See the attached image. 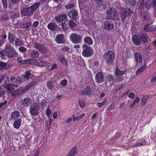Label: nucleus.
I'll list each match as a JSON object with an SVG mask.
<instances>
[{
	"instance_id": "39",
	"label": "nucleus",
	"mask_w": 156,
	"mask_h": 156,
	"mask_svg": "<svg viewBox=\"0 0 156 156\" xmlns=\"http://www.w3.org/2000/svg\"><path fill=\"white\" fill-rule=\"evenodd\" d=\"M14 84H7L5 87V88L9 92L11 91L14 90L13 87L14 86Z\"/></svg>"
},
{
	"instance_id": "36",
	"label": "nucleus",
	"mask_w": 156,
	"mask_h": 156,
	"mask_svg": "<svg viewBox=\"0 0 156 156\" xmlns=\"http://www.w3.org/2000/svg\"><path fill=\"white\" fill-rule=\"evenodd\" d=\"M25 92V89H17L14 90L11 94V95L13 97H15L17 94H20L22 93Z\"/></svg>"
},
{
	"instance_id": "46",
	"label": "nucleus",
	"mask_w": 156,
	"mask_h": 156,
	"mask_svg": "<svg viewBox=\"0 0 156 156\" xmlns=\"http://www.w3.org/2000/svg\"><path fill=\"white\" fill-rule=\"evenodd\" d=\"M47 104V102L46 100L44 99L42 100L40 103L41 108L44 109L46 106Z\"/></svg>"
},
{
	"instance_id": "40",
	"label": "nucleus",
	"mask_w": 156,
	"mask_h": 156,
	"mask_svg": "<svg viewBox=\"0 0 156 156\" xmlns=\"http://www.w3.org/2000/svg\"><path fill=\"white\" fill-rule=\"evenodd\" d=\"M126 72V70L121 71L116 67L115 71V74L117 76H120L125 74Z\"/></svg>"
},
{
	"instance_id": "27",
	"label": "nucleus",
	"mask_w": 156,
	"mask_h": 156,
	"mask_svg": "<svg viewBox=\"0 0 156 156\" xmlns=\"http://www.w3.org/2000/svg\"><path fill=\"white\" fill-rule=\"evenodd\" d=\"M140 42H142L144 44L146 43L147 41L148 36L144 33H142L140 36Z\"/></svg>"
},
{
	"instance_id": "60",
	"label": "nucleus",
	"mask_w": 156,
	"mask_h": 156,
	"mask_svg": "<svg viewBox=\"0 0 156 156\" xmlns=\"http://www.w3.org/2000/svg\"><path fill=\"white\" fill-rule=\"evenodd\" d=\"M19 50L20 52H24L27 51V49L23 47H20L19 48Z\"/></svg>"
},
{
	"instance_id": "5",
	"label": "nucleus",
	"mask_w": 156,
	"mask_h": 156,
	"mask_svg": "<svg viewBox=\"0 0 156 156\" xmlns=\"http://www.w3.org/2000/svg\"><path fill=\"white\" fill-rule=\"evenodd\" d=\"M5 49L7 52V57L9 58H15L17 55L15 49L9 44H6L5 46Z\"/></svg>"
},
{
	"instance_id": "21",
	"label": "nucleus",
	"mask_w": 156,
	"mask_h": 156,
	"mask_svg": "<svg viewBox=\"0 0 156 156\" xmlns=\"http://www.w3.org/2000/svg\"><path fill=\"white\" fill-rule=\"evenodd\" d=\"M33 59H30L28 60H22V58L21 57H18L17 58V62L19 63H21L23 64H30L31 63V61Z\"/></svg>"
},
{
	"instance_id": "31",
	"label": "nucleus",
	"mask_w": 156,
	"mask_h": 156,
	"mask_svg": "<svg viewBox=\"0 0 156 156\" xmlns=\"http://www.w3.org/2000/svg\"><path fill=\"white\" fill-rule=\"evenodd\" d=\"M84 41L85 44L88 45L92 44L93 43L92 39L88 36H86L84 38Z\"/></svg>"
},
{
	"instance_id": "64",
	"label": "nucleus",
	"mask_w": 156,
	"mask_h": 156,
	"mask_svg": "<svg viewBox=\"0 0 156 156\" xmlns=\"http://www.w3.org/2000/svg\"><path fill=\"white\" fill-rule=\"evenodd\" d=\"M39 24V22L38 21H36L34 22L33 23V26L35 27H37Z\"/></svg>"
},
{
	"instance_id": "55",
	"label": "nucleus",
	"mask_w": 156,
	"mask_h": 156,
	"mask_svg": "<svg viewBox=\"0 0 156 156\" xmlns=\"http://www.w3.org/2000/svg\"><path fill=\"white\" fill-rule=\"evenodd\" d=\"M74 5L73 4H68L67 5L65 6V8L68 9H71L73 8Z\"/></svg>"
},
{
	"instance_id": "30",
	"label": "nucleus",
	"mask_w": 156,
	"mask_h": 156,
	"mask_svg": "<svg viewBox=\"0 0 156 156\" xmlns=\"http://www.w3.org/2000/svg\"><path fill=\"white\" fill-rule=\"evenodd\" d=\"M37 64L40 67H45L49 66L50 64L47 62L42 61L41 60H39L37 62Z\"/></svg>"
},
{
	"instance_id": "63",
	"label": "nucleus",
	"mask_w": 156,
	"mask_h": 156,
	"mask_svg": "<svg viewBox=\"0 0 156 156\" xmlns=\"http://www.w3.org/2000/svg\"><path fill=\"white\" fill-rule=\"evenodd\" d=\"M130 4L133 6H134L136 4V1L135 0H131Z\"/></svg>"
},
{
	"instance_id": "51",
	"label": "nucleus",
	"mask_w": 156,
	"mask_h": 156,
	"mask_svg": "<svg viewBox=\"0 0 156 156\" xmlns=\"http://www.w3.org/2000/svg\"><path fill=\"white\" fill-rule=\"evenodd\" d=\"M79 103L81 108H83L85 106V103L84 101H79Z\"/></svg>"
},
{
	"instance_id": "20",
	"label": "nucleus",
	"mask_w": 156,
	"mask_h": 156,
	"mask_svg": "<svg viewBox=\"0 0 156 156\" xmlns=\"http://www.w3.org/2000/svg\"><path fill=\"white\" fill-rule=\"evenodd\" d=\"M30 56L33 58H37L39 57V52L36 50H31L29 52Z\"/></svg>"
},
{
	"instance_id": "11",
	"label": "nucleus",
	"mask_w": 156,
	"mask_h": 156,
	"mask_svg": "<svg viewBox=\"0 0 156 156\" xmlns=\"http://www.w3.org/2000/svg\"><path fill=\"white\" fill-rule=\"evenodd\" d=\"M55 41L58 44H63L65 43L66 40L64 35L62 34H58L55 37Z\"/></svg>"
},
{
	"instance_id": "28",
	"label": "nucleus",
	"mask_w": 156,
	"mask_h": 156,
	"mask_svg": "<svg viewBox=\"0 0 156 156\" xmlns=\"http://www.w3.org/2000/svg\"><path fill=\"white\" fill-rule=\"evenodd\" d=\"M144 30L146 32H151L153 30V26L151 24L147 23L144 27Z\"/></svg>"
},
{
	"instance_id": "9",
	"label": "nucleus",
	"mask_w": 156,
	"mask_h": 156,
	"mask_svg": "<svg viewBox=\"0 0 156 156\" xmlns=\"http://www.w3.org/2000/svg\"><path fill=\"white\" fill-rule=\"evenodd\" d=\"M114 24L113 22L111 21H105L104 23L103 26V29L104 30H110L114 28Z\"/></svg>"
},
{
	"instance_id": "13",
	"label": "nucleus",
	"mask_w": 156,
	"mask_h": 156,
	"mask_svg": "<svg viewBox=\"0 0 156 156\" xmlns=\"http://www.w3.org/2000/svg\"><path fill=\"white\" fill-rule=\"evenodd\" d=\"M68 15L71 19L74 20H76L78 16V11L75 9H72L69 11Z\"/></svg>"
},
{
	"instance_id": "45",
	"label": "nucleus",
	"mask_w": 156,
	"mask_h": 156,
	"mask_svg": "<svg viewBox=\"0 0 156 156\" xmlns=\"http://www.w3.org/2000/svg\"><path fill=\"white\" fill-rule=\"evenodd\" d=\"M35 84L36 83L35 82H32L29 83L27 86L25 87V92L29 90L30 88L34 87Z\"/></svg>"
},
{
	"instance_id": "57",
	"label": "nucleus",
	"mask_w": 156,
	"mask_h": 156,
	"mask_svg": "<svg viewBox=\"0 0 156 156\" xmlns=\"http://www.w3.org/2000/svg\"><path fill=\"white\" fill-rule=\"evenodd\" d=\"M124 80V78L123 76H119L116 78L115 80L117 82H120Z\"/></svg>"
},
{
	"instance_id": "49",
	"label": "nucleus",
	"mask_w": 156,
	"mask_h": 156,
	"mask_svg": "<svg viewBox=\"0 0 156 156\" xmlns=\"http://www.w3.org/2000/svg\"><path fill=\"white\" fill-rule=\"evenodd\" d=\"M2 1L4 8L5 9H7L8 6L7 0H2Z\"/></svg>"
},
{
	"instance_id": "48",
	"label": "nucleus",
	"mask_w": 156,
	"mask_h": 156,
	"mask_svg": "<svg viewBox=\"0 0 156 156\" xmlns=\"http://www.w3.org/2000/svg\"><path fill=\"white\" fill-rule=\"evenodd\" d=\"M24 80L21 77H18L16 78L15 80V82L17 83H21L23 82L24 81Z\"/></svg>"
},
{
	"instance_id": "4",
	"label": "nucleus",
	"mask_w": 156,
	"mask_h": 156,
	"mask_svg": "<svg viewBox=\"0 0 156 156\" xmlns=\"http://www.w3.org/2000/svg\"><path fill=\"white\" fill-rule=\"evenodd\" d=\"M103 57L105 59L106 63L109 65H111L115 58V53L113 51H108L104 54Z\"/></svg>"
},
{
	"instance_id": "19",
	"label": "nucleus",
	"mask_w": 156,
	"mask_h": 156,
	"mask_svg": "<svg viewBox=\"0 0 156 156\" xmlns=\"http://www.w3.org/2000/svg\"><path fill=\"white\" fill-rule=\"evenodd\" d=\"M67 17L66 14H60L54 17V19L57 23H60Z\"/></svg>"
},
{
	"instance_id": "10",
	"label": "nucleus",
	"mask_w": 156,
	"mask_h": 156,
	"mask_svg": "<svg viewBox=\"0 0 156 156\" xmlns=\"http://www.w3.org/2000/svg\"><path fill=\"white\" fill-rule=\"evenodd\" d=\"M34 47L38 49L41 53L44 54L47 51V48L44 46L40 43L35 42L34 43Z\"/></svg>"
},
{
	"instance_id": "56",
	"label": "nucleus",
	"mask_w": 156,
	"mask_h": 156,
	"mask_svg": "<svg viewBox=\"0 0 156 156\" xmlns=\"http://www.w3.org/2000/svg\"><path fill=\"white\" fill-rule=\"evenodd\" d=\"M1 19L2 20H8V17L7 14H4L2 15L1 17Z\"/></svg>"
},
{
	"instance_id": "37",
	"label": "nucleus",
	"mask_w": 156,
	"mask_h": 156,
	"mask_svg": "<svg viewBox=\"0 0 156 156\" xmlns=\"http://www.w3.org/2000/svg\"><path fill=\"white\" fill-rule=\"evenodd\" d=\"M146 68V65L145 64L144 66H142L140 68L138 69L136 72V75H139L141 73L143 72Z\"/></svg>"
},
{
	"instance_id": "52",
	"label": "nucleus",
	"mask_w": 156,
	"mask_h": 156,
	"mask_svg": "<svg viewBox=\"0 0 156 156\" xmlns=\"http://www.w3.org/2000/svg\"><path fill=\"white\" fill-rule=\"evenodd\" d=\"M144 144L142 143L138 142H136L134 143L133 145H132L133 147H138L140 146H143Z\"/></svg>"
},
{
	"instance_id": "8",
	"label": "nucleus",
	"mask_w": 156,
	"mask_h": 156,
	"mask_svg": "<svg viewBox=\"0 0 156 156\" xmlns=\"http://www.w3.org/2000/svg\"><path fill=\"white\" fill-rule=\"evenodd\" d=\"M96 4L98 5V8L100 10L102 11L107 8V5L104 0H94Z\"/></svg>"
},
{
	"instance_id": "32",
	"label": "nucleus",
	"mask_w": 156,
	"mask_h": 156,
	"mask_svg": "<svg viewBox=\"0 0 156 156\" xmlns=\"http://www.w3.org/2000/svg\"><path fill=\"white\" fill-rule=\"evenodd\" d=\"M7 50L5 49V47L4 49H2L0 50V57L3 59H6L5 58L6 56H7Z\"/></svg>"
},
{
	"instance_id": "7",
	"label": "nucleus",
	"mask_w": 156,
	"mask_h": 156,
	"mask_svg": "<svg viewBox=\"0 0 156 156\" xmlns=\"http://www.w3.org/2000/svg\"><path fill=\"white\" fill-rule=\"evenodd\" d=\"M70 38L72 42L75 44L80 43L82 39L81 35L74 33L70 35Z\"/></svg>"
},
{
	"instance_id": "50",
	"label": "nucleus",
	"mask_w": 156,
	"mask_h": 156,
	"mask_svg": "<svg viewBox=\"0 0 156 156\" xmlns=\"http://www.w3.org/2000/svg\"><path fill=\"white\" fill-rule=\"evenodd\" d=\"M6 66V64L5 63L2 61L0 62V70H2Z\"/></svg>"
},
{
	"instance_id": "43",
	"label": "nucleus",
	"mask_w": 156,
	"mask_h": 156,
	"mask_svg": "<svg viewBox=\"0 0 156 156\" xmlns=\"http://www.w3.org/2000/svg\"><path fill=\"white\" fill-rule=\"evenodd\" d=\"M23 41L21 40V39H20L17 38L16 39L15 41V45L16 46H22L23 45Z\"/></svg>"
},
{
	"instance_id": "41",
	"label": "nucleus",
	"mask_w": 156,
	"mask_h": 156,
	"mask_svg": "<svg viewBox=\"0 0 156 156\" xmlns=\"http://www.w3.org/2000/svg\"><path fill=\"white\" fill-rule=\"evenodd\" d=\"M149 96L148 95H146L144 96L142 99V105L144 106L146 103L147 99L149 98Z\"/></svg>"
},
{
	"instance_id": "29",
	"label": "nucleus",
	"mask_w": 156,
	"mask_h": 156,
	"mask_svg": "<svg viewBox=\"0 0 156 156\" xmlns=\"http://www.w3.org/2000/svg\"><path fill=\"white\" fill-rule=\"evenodd\" d=\"M77 151L76 147H73L69 152L67 156H75L76 154H77Z\"/></svg>"
},
{
	"instance_id": "15",
	"label": "nucleus",
	"mask_w": 156,
	"mask_h": 156,
	"mask_svg": "<svg viewBox=\"0 0 156 156\" xmlns=\"http://www.w3.org/2000/svg\"><path fill=\"white\" fill-rule=\"evenodd\" d=\"M95 79L96 82L98 83L104 82V77L102 73L101 72H99L95 76Z\"/></svg>"
},
{
	"instance_id": "54",
	"label": "nucleus",
	"mask_w": 156,
	"mask_h": 156,
	"mask_svg": "<svg viewBox=\"0 0 156 156\" xmlns=\"http://www.w3.org/2000/svg\"><path fill=\"white\" fill-rule=\"evenodd\" d=\"M106 100H105L101 103H97V104L98 105L99 107H101L106 103Z\"/></svg>"
},
{
	"instance_id": "58",
	"label": "nucleus",
	"mask_w": 156,
	"mask_h": 156,
	"mask_svg": "<svg viewBox=\"0 0 156 156\" xmlns=\"http://www.w3.org/2000/svg\"><path fill=\"white\" fill-rule=\"evenodd\" d=\"M107 78L109 81H112L114 79L113 76L112 75H109L107 76Z\"/></svg>"
},
{
	"instance_id": "1",
	"label": "nucleus",
	"mask_w": 156,
	"mask_h": 156,
	"mask_svg": "<svg viewBox=\"0 0 156 156\" xmlns=\"http://www.w3.org/2000/svg\"><path fill=\"white\" fill-rule=\"evenodd\" d=\"M40 5V2H37L30 7L23 8L21 10V13L24 16H31L33 14L34 12L39 7Z\"/></svg>"
},
{
	"instance_id": "33",
	"label": "nucleus",
	"mask_w": 156,
	"mask_h": 156,
	"mask_svg": "<svg viewBox=\"0 0 156 156\" xmlns=\"http://www.w3.org/2000/svg\"><path fill=\"white\" fill-rule=\"evenodd\" d=\"M23 77L26 80H28L30 78H31L34 77V75L31 73V71L29 70L26 71L25 74L23 75Z\"/></svg>"
},
{
	"instance_id": "25",
	"label": "nucleus",
	"mask_w": 156,
	"mask_h": 156,
	"mask_svg": "<svg viewBox=\"0 0 156 156\" xmlns=\"http://www.w3.org/2000/svg\"><path fill=\"white\" fill-rule=\"evenodd\" d=\"M20 115V113L18 111H14L11 113V116L10 118L11 119H16Z\"/></svg>"
},
{
	"instance_id": "38",
	"label": "nucleus",
	"mask_w": 156,
	"mask_h": 156,
	"mask_svg": "<svg viewBox=\"0 0 156 156\" xmlns=\"http://www.w3.org/2000/svg\"><path fill=\"white\" fill-rule=\"evenodd\" d=\"M15 38V36L12 34L11 32L9 33L8 38L10 42L13 43V42L14 41Z\"/></svg>"
},
{
	"instance_id": "18",
	"label": "nucleus",
	"mask_w": 156,
	"mask_h": 156,
	"mask_svg": "<svg viewBox=\"0 0 156 156\" xmlns=\"http://www.w3.org/2000/svg\"><path fill=\"white\" fill-rule=\"evenodd\" d=\"M115 9L112 8H110L109 10H108L106 12L108 15L106 17V19L108 20H112L113 17L111 15L114 14L115 13Z\"/></svg>"
},
{
	"instance_id": "47",
	"label": "nucleus",
	"mask_w": 156,
	"mask_h": 156,
	"mask_svg": "<svg viewBox=\"0 0 156 156\" xmlns=\"http://www.w3.org/2000/svg\"><path fill=\"white\" fill-rule=\"evenodd\" d=\"M61 50L64 52L70 53V49L67 46H64L61 48Z\"/></svg>"
},
{
	"instance_id": "23",
	"label": "nucleus",
	"mask_w": 156,
	"mask_h": 156,
	"mask_svg": "<svg viewBox=\"0 0 156 156\" xmlns=\"http://www.w3.org/2000/svg\"><path fill=\"white\" fill-rule=\"evenodd\" d=\"M132 41L136 45H139L140 44V37L136 35H134L132 37Z\"/></svg>"
},
{
	"instance_id": "62",
	"label": "nucleus",
	"mask_w": 156,
	"mask_h": 156,
	"mask_svg": "<svg viewBox=\"0 0 156 156\" xmlns=\"http://www.w3.org/2000/svg\"><path fill=\"white\" fill-rule=\"evenodd\" d=\"M7 101H5L1 103H0V108H2V107L6 106Z\"/></svg>"
},
{
	"instance_id": "12",
	"label": "nucleus",
	"mask_w": 156,
	"mask_h": 156,
	"mask_svg": "<svg viewBox=\"0 0 156 156\" xmlns=\"http://www.w3.org/2000/svg\"><path fill=\"white\" fill-rule=\"evenodd\" d=\"M143 56V54L140 51L136 52L134 53L135 60L136 63L142 62Z\"/></svg>"
},
{
	"instance_id": "34",
	"label": "nucleus",
	"mask_w": 156,
	"mask_h": 156,
	"mask_svg": "<svg viewBox=\"0 0 156 156\" xmlns=\"http://www.w3.org/2000/svg\"><path fill=\"white\" fill-rule=\"evenodd\" d=\"M31 23L30 22H27L24 23H23L20 25L21 28H27V30L29 31L30 30V27L31 25Z\"/></svg>"
},
{
	"instance_id": "2",
	"label": "nucleus",
	"mask_w": 156,
	"mask_h": 156,
	"mask_svg": "<svg viewBox=\"0 0 156 156\" xmlns=\"http://www.w3.org/2000/svg\"><path fill=\"white\" fill-rule=\"evenodd\" d=\"M133 11L129 8H122L120 12V17L121 20L124 21L126 18L129 17L131 14H133Z\"/></svg>"
},
{
	"instance_id": "22",
	"label": "nucleus",
	"mask_w": 156,
	"mask_h": 156,
	"mask_svg": "<svg viewBox=\"0 0 156 156\" xmlns=\"http://www.w3.org/2000/svg\"><path fill=\"white\" fill-rule=\"evenodd\" d=\"M92 90L89 87H87L83 90H81L80 93L83 95H89L92 92Z\"/></svg>"
},
{
	"instance_id": "53",
	"label": "nucleus",
	"mask_w": 156,
	"mask_h": 156,
	"mask_svg": "<svg viewBox=\"0 0 156 156\" xmlns=\"http://www.w3.org/2000/svg\"><path fill=\"white\" fill-rule=\"evenodd\" d=\"M60 61L61 63L63 65H66L67 64L66 59L65 58H61Z\"/></svg>"
},
{
	"instance_id": "16",
	"label": "nucleus",
	"mask_w": 156,
	"mask_h": 156,
	"mask_svg": "<svg viewBox=\"0 0 156 156\" xmlns=\"http://www.w3.org/2000/svg\"><path fill=\"white\" fill-rule=\"evenodd\" d=\"M140 18L143 21L144 20H148L150 19V16L149 13L147 11H144V10H141L140 13Z\"/></svg>"
},
{
	"instance_id": "3",
	"label": "nucleus",
	"mask_w": 156,
	"mask_h": 156,
	"mask_svg": "<svg viewBox=\"0 0 156 156\" xmlns=\"http://www.w3.org/2000/svg\"><path fill=\"white\" fill-rule=\"evenodd\" d=\"M83 49L82 54V55L86 57H90L93 54V51L92 48L90 46L85 44L82 46Z\"/></svg>"
},
{
	"instance_id": "26",
	"label": "nucleus",
	"mask_w": 156,
	"mask_h": 156,
	"mask_svg": "<svg viewBox=\"0 0 156 156\" xmlns=\"http://www.w3.org/2000/svg\"><path fill=\"white\" fill-rule=\"evenodd\" d=\"M21 121L22 120L21 119H15L13 124L14 127L16 129H18L21 126Z\"/></svg>"
},
{
	"instance_id": "6",
	"label": "nucleus",
	"mask_w": 156,
	"mask_h": 156,
	"mask_svg": "<svg viewBox=\"0 0 156 156\" xmlns=\"http://www.w3.org/2000/svg\"><path fill=\"white\" fill-rule=\"evenodd\" d=\"M39 105L36 103H33L30 108V112L32 115L36 116L39 113Z\"/></svg>"
},
{
	"instance_id": "17",
	"label": "nucleus",
	"mask_w": 156,
	"mask_h": 156,
	"mask_svg": "<svg viewBox=\"0 0 156 156\" xmlns=\"http://www.w3.org/2000/svg\"><path fill=\"white\" fill-rule=\"evenodd\" d=\"M21 105L25 107H29L31 103V100L29 98H27L22 99L21 101Z\"/></svg>"
},
{
	"instance_id": "59",
	"label": "nucleus",
	"mask_w": 156,
	"mask_h": 156,
	"mask_svg": "<svg viewBox=\"0 0 156 156\" xmlns=\"http://www.w3.org/2000/svg\"><path fill=\"white\" fill-rule=\"evenodd\" d=\"M144 2H138V4L139 5V9H141L144 7Z\"/></svg>"
},
{
	"instance_id": "35",
	"label": "nucleus",
	"mask_w": 156,
	"mask_h": 156,
	"mask_svg": "<svg viewBox=\"0 0 156 156\" xmlns=\"http://www.w3.org/2000/svg\"><path fill=\"white\" fill-rule=\"evenodd\" d=\"M48 88L51 91L52 90L55 88L54 83L52 81L48 82L47 84Z\"/></svg>"
},
{
	"instance_id": "24",
	"label": "nucleus",
	"mask_w": 156,
	"mask_h": 156,
	"mask_svg": "<svg viewBox=\"0 0 156 156\" xmlns=\"http://www.w3.org/2000/svg\"><path fill=\"white\" fill-rule=\"evenodd\" d=\"M58 27L57 25L54 22H50L47 25L48 28L52 31H55V29L57 28Z\"/></svg>"
},
{
	"instance_id": "44",
	"label": "nucleus",
	"mask_w": 156,
	"mask_h": 156,
	"mask_svg": "<svg viewBox=\"0 0 156 156\" xmlns=\"http://www.w3.org/2000/svg\"><path fill=\"white\" fill-rule=\"evenodd\" d=\"M69 27L71 28V29L73 28L76 25V23L72 20H68Z\"/></svg>"
},
{
	"instance_id": "42",
	"label": "nucleus",
	"mask_w": 156,
	"mask_h": 156,
	"mask_svg": "<svg viewBox=\"0 0 156 156\" xmlns=\"http://www.w3.org/2000/svg\"><path fill=\"white\" fill-rule=\"evenodd\" d=\"M61 24L63 29L68 30L69 29V27L68 20H66L64 22H62Z\"/></svg>"
},
{
	"instance_id": "61",
	"label": "nucleus",
	"mask_w": 156,
	"mask_h": 156,
	"mask_svg": "<svg viewBox=\"0 0 156 156\" xmlns=\"http://www.w3.org/2000/svg\"><path fill=\"white\" fill-rule=\"evenodd\" d=\"M67 80H62L61 83V84L63 86H66L67 85Z\"/></svg>"
},
{
	"instance_id": "14",
	"label": "nucleus",
	"mask_w": 156,
	"mask_h": 156,
	"mask_svg": "<svg viewBox=\"0 0 156 156\" xmlns=\"http://www.w3.org/2000/svg\"><path fill=\"white\" fill-rule=\"evenodd\" d=\"M145 7L147 9L151 7H153L154 9H156V0H147L145 3Z\"/></svg>"
}]
</instances>
